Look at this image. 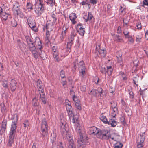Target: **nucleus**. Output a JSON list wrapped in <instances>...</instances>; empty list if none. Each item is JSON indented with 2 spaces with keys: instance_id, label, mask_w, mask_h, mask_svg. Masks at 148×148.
<instances>
[{
  "instance_id": "obj_3",
  "label": "nucleus",
  "mask_w": 148,
  "mask_h": 148,
  "mask_svg": "<svg viewBox=\"0 0 148 148\" xmlns=\"http://www.w3.org/2000/svg\"><path fill=\"white\" fill-rule=\"evenodd\" d=\"M44 8L43 3H39L38 2L35 3L34 10L37 15L36 16H39L41 15L43 12Z\"/></svg>"
},
{
  "instance_id": "obj_26",
  "label": "nucleus",
  "mask_w": 148,
  "mask_h": 148,
  "mask_svg": "<svg viewBox=\"0 0 148 148\" xmlns=\"http://www.w3.org/2000/svg\"><path fill=\"white\" fill-rule=\"evenodd\" d=\"M56 133L53 132L52 133L51 135V143L53 144L56 140Z\"/></svg>"
},
{
  "instance_id": "obj_12",
  "label": "nucleus",
  "mask_w": 148,
  "mask_h": 148,
  "mask_svg": "<svg viewBox=\"0 0 148 148\" xmlns=\"http://www.w3.org/2000/svg\"><path fill=\"white\" fill-rule=\"evenodd\" d=\"M62 133L63 136H66V137L68 139V140H70L71 139L73 140L71 134L67 130L63 131Z\"/></svg>"
},
{
  "instance_id": "obj_38",
  "label": "nucleus",
  "mask_w": 148,
  "mask_h": 148,
  "mask_svg": "<svg viewBox=\"0 0 148 148\" xmlns=\"http://www.w3.org/2000/svg\"><path fill=\"white\" fill-rule=\"evenodd\" d=\"M71 119H72V122L73 123H77L78 122V118L77 116L74 115Z\"/></svg>"
},
{
  "instance_id": "obj_22",
  "label": "nucleus",
  "mask_w": 148,
  "mask_h": 148,
  "mask_svg": "<svg viewBox=\"0 0 148 148\" xmlns=\"http://www.w3.org/2000/svg\"><path fill=\"white\" fill-rule=\"evenodd\" d=\"M104 131V130H101L99 129L98 133L96 135L97 137L98 138L102 139Z\"/></svg>"
},
{
  "instance_id": "obj_30",
  "label": "nucleus",
  "mask_w": 148,
  "mask_h": 148,
  "mask_svg": "<svg viewBox=\"0 0 148 148\" xmlns=\"http://www.w3.org/2000/svg\"><path fill=\"white\" fill-rule=\"evenodd\" d=\"M0 15H1V17L4 20H6L7 19L8 16L9 15V14L8 13H7L5 12H4L2 11L0 14Z\"/></svg>"
},
{
  "instance_id": "obj_40",
  "label": "nucleus",
  "mask_w": 148,
  "mask_h": 148,
  "mask_svg": "<svg viewBox=\"0 0 148 148\" xmlns=\"http://www.w3.org/2000/svg\"><path fill=\"white\" fill-rule=\"evenodd\" d=\"M66 106L67 111L73 110V109L70 104H66Z\"/></svg>"
},
{
  "instance_id": "obj_58",
  "label": "nucleus",
  "mask_w": 148,
  "mask_h": 148,
  "mask_svg": "<svg viewBox=\"0 0 148 148\" xmlns=\"http://www.w3.org/2000/svg\"><path fill=\"white\" fill-rule=\"evenodd\" d=\"M69 27L68 25H64L62 28V30H67Z\"/></svg>"
},
{
  "instance_id": "obj_17",
  "label": "nucleus",
  "mask_w": 148,
  "mask_h": 148,
  "mask_svg": "<svg viewBox=\"0 0 148 148\" xmlns=\"http://www.w3.org/2000/svg\"><path fill=\"white\" fill-rule=\"evenodd\" d=\"M7 124V121L4 120L2 123L1 126L0 130L1 132L3 133L5 131L6 128Z\"/></svg>"
},
{
  "instance_id": "obj_23",
  "label": "nucleus",
  "mask_w": 148,
  "mask_h": 148,
  "mask_svg": "<svg viewBox=\"0 0 148 148\" xmlns=\"http://www.w3.org/2000/svg\"><path fill=\"white\" fill-rule=\"evenodd\" d=\"M40 100L42 101L43 104H46L47 99L46 97L45 96V94L40 93Z\"/></svg>"
},
{
  "instance_id": "obj_4",
  "label": "nucleus",
  "mask_w": 148,
  "mask_h": 148,
  "mask_svg": "<svg viewBox=\"0 0 148 148\" xmlns=\"http://www.w3.org/2000/svg\"><path fill=\"white\" fill-rule=\"evenodd\" d=\"M48 126L46 121L43 120L42 121L41 123V131L43 138L44 139L46 137L48 134Z\"/></svg>"
},
{
  "instance_id": "obj_34",
  "label": "nucleus",
  "mask_w": 148,
  "mask_h": 148,
  "mask_svg": "<svg viewBox=\"0 0 148 148\" xmlns=\"http://www.w3.org/2000/svg\"><path fill=\"white\" fill-rule=\"evenodd\" d=\"M76 35V32L75 30H73L71 32L70 39L71 41H73L74 40V37H75Z\"/></svg>"
},
{
  "instance_id": "obj_64",
  "label": "nucleus",
  "mask_w": 148,
  "mask_h": 148,
  "mask_svg": "<svg viewBox=\"0 0 148 148\" xmlns=\"http://www.w3.org/2000/svg\"><path fill=\"white\" fill-rule=\"evenodd\" d=\"M120 120L122 124H125V118L123 117L122 116V117H121L120 118Z\"/></svg>"
},
{
  "instance_id": "obj_52",
  "label": "nucleus",
  "mask_w": 148,
  "mask_h": 148,
  "mask_svg": "<svg viewBox=\"0 0 148 148\" xmlns=\"http://www.w3.org/2000/svg\"><path fill=\"white\" fill-rule=\"evenodd\" d=\"M56 15L54 14H53L51 15V17L53 19V22H54V23H55L57 19L56 16Z\"/></svg>"
},
{
  "instance_id": "obj_21",
  "label": "nucleus",
  "mask_w": 148,
  "mask_h": 148,
  "mask_svg": "<svg viewBox=\"0 0 148 148\" xmlns=\"http://www.w3.org/2000/svg\"><path fill=\"white\" fill-rule=\"evenodd\" d=\"M110 134L108 130H105L102 139H109L110 138Z\"/></svg>"
},
{
  "instance_id": "obj_45",
  "label": "nucleus",
  "mask_w": 148,
  "mask_h": 148,
  "mask_svg": "<svg viewBox=\"0 0 148 148\" xmlns=\"http://www.w3.org/2000/svg\"><path fill=\"white\" fill-rule=\"evenodd\" d=\"M77 32H78L79 34L81 36H83L85 33V28H83L81 30H78Z\"/></svg>"
},
{
  "instance_id": "obj_46",
  "label": "nucleus",
  "mask_w": 148,
  "mask_h": 148,
  "mask_svg": "<svg viewBox=\"0 0 148 148\" xmlns=\"http://www.w3.org/2000/svg\"><path fill=\"white\" fill-rule=\"evenodd\" d=\"M93 17V16L91 13L88 12L87 18L86 20V21L87 22L88 21L91 20Z\"/></svg>"
},
{
  "instance_id": "obj_36",
  "label": "nucleus",
  "mask_w": 148,
  "mask_h": 148,
  "mask_svg": "<svg viewBox=\"0 0 148 148\" xmlns=\"http://www.w3.org/2000/svg\"><path fill=\"white\" fill-rule=\"evenodd\" d=\"M37 88L39 89V93H44V89H43V86L42 84H41V85H39L38 86Z\"/></svg>"
},
{
  "instance_id": "obj_53",
  "label": "nucleus",
  "mask_w": 148,
  "mask_h": 148,
  "mask_svg": "<svg viewBox=\"0 0 148 148\" xmlns=\"http://www.w3.org/2000/svg\"><path fill=\"white\" fill-rule=\"evenodd\" d=\"M32 4L30 3H28L27 4V9H30L31 10H32L33 8L32 6Z\"/></svg>"
},
{
  "instance_id": "obj_54",
  "label": "nucleus",
  "mask_w": 148,
  "mask_h": 148,
  "mask_svg": "<svg viewBox=\"0 0 148 148\" xmlns=\"http://www.w3.org/2000/svg\"><path fill=\"white\" fill-rule=\"evenodd\" d=\"M60 75L62 78H63L65 77V72L63 70H61L60 71Z\"/></svg>"
},
{
  "instance_id": "obj_8",
  "label": "nucleus",
  "mask_w": 148,
  "mask_h": 148,
  "mask_svg": "<svg viewBox=\"0 0 148 148\" xmlns=\"http://www.w3.org/2000/svg\"><path fill=\"white\" fill-rule=\"evenodd\" d=\"M17 82L14 79H12L10 82L9 86H10L11 90L12 92L15 91L16 88Z\"/></svg>"
},
{
  "instance_id": "obj_48",
  "label": "nucleus",
  "mask_w": 148,
  "mask_h": 148,
  "mask_svg": "<svg viewBox=\"0 0 148 148\" xmlns=\"http://www.w3.org/2000/svg\"><path fill=\"white\" fill-rule=\"evenodd\" d=\"M142 38L141 36L137 35L136 37V41L137 42L139 43L141 42V39Z\"/></svg>"
},
{
  "instance_id": "obj_28",
  "label": "nucleus",
  "mask_w": 148,
  "mask_h": 148,
  "mask_svg": "<svg viewBox=\"0 0 148 148\" xmlns=\"http://www.w3.org/2000/svg\"><path fill=\"white\" fill-rule=\"evenodd\" d=\"M38 42L37 45L39 47H38V50H41L42 49V45L41 41L39 38H36L35 42Z\"/></svg>"
},
{
  "instance_id": "obj_42",
  "label": "nucleus",
  "mask_w": 148,
  "mask_h": 148,
  "mask_svg": "<svg viewBox=\"0 0 148 148\" xmlns=\"http://www.w3.org/2000/svg\"><path fill=\"white\" fill-rule=\"evenodd\" d=\"M83 28H84L83 27V26L82 24L81 23H79L77 25L76 29L77 32H78V30H81V29H82Z\"/></svg>"
},
{
  "instance_id": "obj_55",
  "label": "nucleus",
  "mask_w": 148,
  "mask_h": 148,
  "mask_svg": "<svg viewBox=\"0 0 148 148\" xmlns=\"http://www.w3.org/2000/svg\"><path fill=\"white\" fill-rule=\"evenodd\" d=\"M145 5L148 6V0H143V5H142V6L144 7Z\"/></svg>"
},
{
  "instance_id": "obj_33",
  "label": "nucleus",
  "mask_w": 148,
  "mask_h": 148,
  "mask_svg": "<svg viewBox=\"0 0 148 148\" xmlns=\"http://www.w3.org/2000/svg\"><path fill=\"white\" fill-rule=\"evenodd\" d=\"M67 30H62V33L60 34V39L61 41L63 40V39L66 36V32H67Z\"/></svg>"
},
{
  "instance_id": "obj_57",
  "label": "nucleus",
  "mask_w": 148,
  "mask_h": 148,
  "mask_svg": "<svg viewBox=\"0 0 148 148\" xmlns=\"http://www.w3.org/2000/svg\"><path fill=\"white\" fill-rule=\"evenodd\" d=\"M76 130L77 132V133L79 134V135L82 134L81 133V127H77L76 128Z\"/></svg>"
},
{
  "instance_id": "obj_62",
  "label": "nucleus",
  "mask_w": 148,
  "mask_h": 148,
  "mask_svg": "<svg viewBox=\"0 0 148 148\" xmlns=\"http://www.w3.org/2000/svg\"><path fill=\"white\" fill-rule=\"evenodd\" d=\"M53 55L54 58H56L58 56V53L57 51H56L53 52Z\"/></svg>"
},
{
  "instance_id": "obj_24",
  "label": "nucleus",
  "mask_w": 148,
  "mask_h": 148,
  "mask_svg": "<svg viewBox=\"0 0 148 148\" xmlns=\"http://www.w3.org/2000/svg\"><path fill=\"white\" fill-rule=\"evenodd\" d=\"M100 119L101 121H102L104 124H109L108 121L106 116H104L103 113L100 115Z\"/></svg>"
},
{
  "instance_id": "obj_39",
  "label": "nucleus",
  "mask_w": 148,
  "mask_h": 148,
  "mask_svg": "<svg viewBox=\"0 0 148 148\" xmlns=\"http://www.w3.org/2000/svg\"><path fill=\"white\" fill-rule=\"evenodd\" d=\"M11 24L13 27H15L17 25V21L16 20L14 19L12 20L11 21Z\"/></svg>"
},
{
  "instance_id": "obj_59",
  "label": "nucleus",
  "mask_w": 148,
  "mask_h": 148,
  "mask_svg": "<svg viewBox=\"0 0 148 148\" xmlns=\"http://www.w3.org/2000/svg\"><path fill=\"white\" fill-rule=\"evenodd\" d=\"M89 2L91 4L94 5L97 3V0H90Z\"/></svg>"
},
{
  "instance_id": "obj_10",
  "label": "nucleus",
  "mask_w": 148,
  "mask_h": 148,
  "mask_svg": "<svg viewBox=\"0 0 148 148\" xmlns=\"http://www.w3.org/2000/svg\"><path fill=\"white\" fill-rule=\"evenodd\" d=\"M110 104L111 105V108L113 109V112H112V114H113L114 112L115 113H117L118 112V108L117 107V103L115 101H112L110 103Z\"/></svg>"
},
{
  "instance_id": "obj_61",
  "label": "nucleus",
  "mask_w": 148,
  "mask_h": 148,
  "mask_svg": "<svg viewBox=\"0 0 148 148\" xmlns=\"http://www.w3.org/2000/svg\"><path fill=\"white\" fill-rule=\"evenodd\" d=\"M112 69H107V71H106V73H107L108 75H110L112 74Z\"/></svg>"
},
{
  "instance_id": "obj_60",
  "label": "nucleus",
  "mask_w": 148,
  "mask_h": 148,
  "mask_svg": "<svg viewBox=\"0 0 148 148\" xmlns=\"http://www.w3.org/2000/svg\"><path fill=\"white\" fill-rule=\"evenodd\" d=\"M35 97H34L33 99V105L34 106H37L38 105V103L37 102V101H35Z\"/></svg>"
},
{
  "instance_id": "obj_56",
  "label": "nucleus",
  "mask_w": 148,
  "mask_h": 148,
  "mask_svg": "<svg viewBox=\"0 0 148 148\" xmlns=\"http://www.w3.org/2000/svg\"><path fill=\"white\" fill-rule=\"evenodd\" d=\"M133 64L134 66L136 67L138 66L139 63V61L137 59H136L133 61Z\"/></svg>"
},
{
  "instance_id": "obj_13",
  "label": "nucleus",
  "mask_w": 148,
  "mask_h": 148,
  "mask_svg": "<svg viewBox=\"0 0 148 148\" xmlns=\"http://www.w3.org/2000/svg\"><path fill=\"white\" fill-rule=\"evenodd\" d=\"M80 136L79 140H80L83 142L88 144L89 143L88 141V137L85 134L83 135L82 134L79 135Z\"/></svg>"
},
{
  "instance_id": "obj_49",
  "label": "nucleus",
  "mask_w": 148,
  "mask_h": 148,
  "mask_svg": "<svg viewBox=\"0 0 148 148\" xmlns=\"http://www.w3.org/2000/svg\"><path fill=\"white\" fill-rule=\"evenodd\" d=\"M19 6L20 5L19 3L18 2H16L13 5V10L19 8Z\"/></svg>"
},
{
  "instance_id": "obj_5",
  "label": "nucleus",
  "mask_w": 148,
  "mask_h": 148,
  "mask_svg": "<svg viewBox=\"0 0 148 148\" xmlns=\"http://www.w3.org/2000/svg\"><path fill=\"white\" fill-rule=\"evenodd\" d=\"M145 132L143 133L142 134H140L137 139V147L138 148H143V142L145 139Z\"/></svg>"
},
{
  "instance_id": "obj_32",
  "label": "nucleus",
  "mask_w": 148,
  "mask_h": 148,
  "mask_svg": "<svg viewBox=\"0 0 148 148\" xmlns=\"http://www.w3.org/2000/svg\"><path fill=\"white\" fill-rule=\"evenodd\" d=\"M38 54L39 55L40 57L43 60H44L45 57V53L44 51H42L41 50H38Z\"/></svg>"
},
{
  "instance_id": "obj_41",
  "label": "nucleus",
  "mask_w": 148,
  "mask_h": 148,
  "mask_svg": "<svg viewBox=\"0 0 148 148\" xmlns=\"http://www.w3.org/2000/svg\"><path fill=\"white\" fill-rule=\"evenodd\" d=\"M97 90L96 89L92 90L90 92L91 94L93 96L97 97Z\"/></svg>"
},
{
  "instance_id": "obj_50",
  "label": "nucleus",
  "mask_w": 148,
  "mask_h": 148,
  "mask_svg": "<svg viewBox=\"0 0 148 148\" xmlns=\"http://www.w3.org/2000/svg\"><path fill=\"white\" fill-rule=\"evenodd\" d=\"M115 38H117L116 40L118 42H121V41L123 40L121 38V36L119 35H116L115 36Z\"/></svg>"
},
{
  "instance_id": "obj_7",
  "label": "nucleus",
  "mask_w": 148,
  "mask_h": 148,
  "mask_svg": "<svg viewBox=\"0 0 148 148\" xmlns=\"http://www.w3.org/2000/svg\"><path fill=\"white\" fill-rule=\"evenodd\" d=\"M25 38L27 47L29 50L30 51L33 49H36V48L31 38L29 36H26Z\"/></svg>"
},
{
  "instance_id": "obj_47",
  "label": "nucleus",
  "mask_w": 148,
  "mask_h": 148,
  "mask_svg": "<svg viewBox=\"0 0 148 148\" xmlns=\"http://www.w3.org/2000/svg\"><path fill=\"white\" fill-rule=\"evenodd\" d=\"M1 112L3 113L4 112H5V110L6 109L4 105V104L1 103Z\"/></svg>"
},
{
  "instance_id": "obj_18",
  "label": "nucleus",
  "mask_w": 148,
  "mask_h": 148,
  "mask_svg": "<svg viewBox=\"0 0 148 148\" xmlns=\"http://www.w3.org/2000/svg\"><path fill=\"white\" fill-rule=\"evenodd\" d=\"M97 50L101 57H104L106 56V52L105 50L103 49H101V48H99V49H97Z\"/></svg>"
},
{
  "instance_id": "obj_2",
  "label": "nucleus",
  "mask_w": 148,
  "mask_h": 148,
  "mask_svg": "<svg viewBox=\"0 0 148 148\" xmlns=\"http://www.w3.org/2000/svg\"><path fill=\"white\" fill-rule=\"evenodd\" d=\"M78 62L77 60H76L75 62L74 63V68L75 69L78 66L79 70V72L80 73L81 77L83 78L86 75L85 69V64L83 61H80L79 63H77Z\"/></svg>"
},
{
  "instance_id": "obj_43",
  "label": "nucleus",
  "mask_w": 148,
  "mask_h": 148,
  "mask_svg": "<svg viewBox=\"0 0 148 148\" xmlns=\"http://www.w3.org/2000/svg\"><path fill=\"white\" fill-rule=\"evenodd\" d=\"M2 85L3 87L5 88H8V85L7 81L6 80H4L2 81Z\"/></svg>"
},
{
  "instance_id": "obj_1",
  "label": "nucleus",
  "mask_w": 148,
  "mask_h": 148,
  "mask_svg": "<svg viewBox=\"0 0 148 148\" xmlns=\"http://www.w3.org/2000/svg\"><path fill=\"white\" fill-rule=\"evenodd\" d=\"M14 116H16V118L14 121L12 122L11 129L9 134V140L8 145L10 147L12 146V144L14 143V139L16 132V130L17 128L16 125L18 120L17 114H15Z\"/></svg>"
},
{
  "instance_id": "obj_63",
  "label": "nucleus",
  "mask_w": 148,
  "mask_h": 148,
  "mask_svg": "<svg viewBox=\"0 0 148 148\" xmlns=\"http://www.w3.org/2000/svg\"><path fill=\"white\" fill-rule=\"evenodd\" d=\"M100 71L102 73L106 74V69L105 68L102 67L100 70Z\"/></svg>"
},
{
  "instance_id": "obj_51",
  "label": "nucleus",
  "mask_w": 148,
  "mask_h": 148,
  "mask_svg": "<svg viewBox=\"0 0 148 148\" xmlns=\"http://www.w3.org/2000/svg\"><path fill=\"white\" fill-rule=\"evenodd\" d=\"M72 42V41H71V40L70 41L67 43V49H70L71 46L73 44Z\"/></svg>"
},
{
  "instance_id": "obj_20",
  "label": "nucleus",
  "mask_w": 148,
  "mask_h": 148,
  "mask_svg": "<svg viewBox=\"0 0 148 148\" xmlns=\"http://www.w3.org/2000/svg\"><path fill=\"white\" fill-rule=\"evenodd\" d=\"M15 14H17V15H19L20 17L22 18L23 15V13L21 10V9L19 8H17L16 9L13 10Z\"/></svg>"
},
{
  "instance_id": "obj_44",
  "label": "nucleus",
  "mask_w": 148,
  "mask_h": 148,
  "mask_svg": "<svg viewBox=\"0 0 148 148\" xmlns=\"http://www.w3.org/2000/svg\"><path fill=\"white\" fill-rule=\"evenodd\" d=\"M69 119H71V118L74 115L72 110L67 111Z\"/></svg>"
},
{
  "instance_id": "obj_6",
  "label": "nucleus",
  "mask_w": 148,
  "mask_h": 148,
  "mask_svg": "<svg viewBox=\"0 0 148 148\" xmlns=\"http://www.w3.org/2000/svg\"><path fill=\"white\" fill-rule=\"evenodd\" d=\"M27 21L29 27L32 30L36 32H37L38 29L36 26L35 21L30 16L27 19Z\"/></svg>"
},
{
  "instance_id": "obj_19",
  "label": "nucleus",
  "mask_w": 148,
  "mask_h": 148,
  "mask_svg": "<svg viewBox=\"0 0 148 148\" xmlns=\"http://www.w3.org/2000/svg\"><path fill=\"white\" fill-rule=\"evenodd\" d=\"M119 135L115 133H114L110 134V138H111L114 141H117V140H119Z\"/></svg>"
},
{
  "instance_id": "obj_16",
  "label": "nucleus",
  "mask_w": 148,
  "mask_h": 148,
  "mask_svg": "<svg viewBox=\"0 0 148 148\" xmlns=\"http://www.w3.org/2000/svg\"><path fill=\"white\" fill-rule=\"evenodd\" d=\"M99 129L94 126L92 127L89 128V130L91 134H94V135L96 136L98 133Z\"/></svg>"
},
{
  "instance_id": "obj_15",
  "label": "nucleus",
  "mask_w": 148,
  "mask_h": 148,
  "mask_svg": "<svg viewBox=\"0 0 148 148\" xmlns=\"http://www.w3.org/2000/svg\"><path fill=\"white\" fill-rule=\"evenodd\" d=\"M70 19L72 22L73 24H75L77 23L76 21H75V19L77 18L76 14L75 13L71 14L69 16Z\"/></svg>"
},
{
  "instance_id": "obj_31",
  "label": "nucleus",
  "mask_w": 148,
  "mask_h": 148,
  "mask_svg": "<svg viewBox=\"0 0 148 148\" xmlns=\"http://www.w3.org/2000/svg\"><path fill=\"white\" fill-rule=\"evenodd\" d=\"M76 108L79 110L82 109L81 104H80V101L79 99L74 102Z\"/></svg>"
},
{
  "instance_id": "obj_14",
  "label": "nucleus",
  "mask_w": 148,
  "mask_h": 148,
  "mask_svg": "<svg viewBox=\"0 0 148 148\" xmlns=\"http://www.w3.org/2000/svg\"><path fill=\"white\" fill-rule=\"evenodd\" d=\"M84 141H82L80 140H78L77 141V146L78 148H85L87 145H88Z\"/></svg>"
},
{
  "instance_id": "obj_27",
  "label": "nucleus",
  "mask_w": 148,
  "mask_h": 148,
  "mask_svg": "<svg viewBox=\"0 0 148 148\" xmlns=\"http://www.w3.org/2000/svg\"><path fill=\"white\" fill-rule=\"evenodd\" d=\"M69 143V148H76V146L73 140H68Z\"/></svg>"
},
{
  "instance_id": "obj_37",
  "label": "nucleus",
  "mask_w": 148,
  "mask_h": 148,
  "mask_svg": "<svg viewBox=\"0 0 148 148\" xmlns=\"http://www.w3.org/2000/svg\"><path fill=\"white\" fill-rule=\"evenodd\" d=\"M44 1L48 5L51 6H52L54 2V0H44Z\"/></svg>"
},
{
  "instance_id": "obj_9",
  "label": "nucleus",
  "mask_w": 148,
  "mask_h": 148,
  "mask_svg": "<svg viewBox=\"0 0 148 148\" xmlns=\"http://www.w3.org/2000/svg\"><path fill=\"white\" fill-rule=\"evenodd\" d=\"M116 115V114H113L112 116L110 117V120L108 121L109 124H110L112 127H114L117 125L116 122L113 119L114 118H115Z\"/></svg>"
},
{
  "instance_id": "obj_35",
  "label": "nucleus",
  "mask_w": 148,
  "mask_h": 148,
  "mask_svg": "<svg viewBox=\"0 0 148 148\" xmlns=\"http://www.w3.org/2000/svg\"><path fill=\"white\" fill-rule=\"evenodd\" d=\"M114 148H122L123 144L120 142L117 141L116 143L114 144Z\"/></svg>"
},
{
  "instance_id": "obj_25",
  "label": "nucleus",
  "mask_w": 148,
  "mask_h": 148,
  "mask_svg": "<svg viewBox=\"0 0 148 148\" xmlns=\"http://www.w3.org/2000/svg\"><path fill=\"white\" fill-rule=\"evenodd\" d=\"M60 127L62 133L63 131H66L68 130L67 125L66 124L65 122L61 123V124L60 125Z\"/></svg>"
},
{
  "instance_id": "obj_11",
  "label": "nucleus",
  "mask_w": 148,
  "mask_h": 148,
  "mask_svg": "<svg viewBox=\"0 0 148 148\" xmlns=\"http://www.w3.org/2000/svg\"><path fill=\"white\" fill-rule=\"evenodd\" d=\"M53 23L50 21L49 22L47 21L46 25V28L47 31L48 32L51 31L53 29L54 27Z\"/></svg>"
},
{
  "instance_id": "obj_29",
  "label": "nucleus",
  "mask_w": 148,
  "mask_h": 148,
  "mask_svg": "<svg viewBox=\"0 0 148 148\" xmlns=\"http://www.w3.org/2000/svg\"><path fill=\"white\" fill-rule=\"evenodd\" d=\"M33 55V56L34 58L36 59L38 58V52L36 51V49H33L32 50L30 51Z\"/></svg>"
}]
</instances>
